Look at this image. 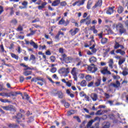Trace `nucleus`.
<instances>
[{"instance_id": "603ef678", "label": "nucleus", "mask_w": 128, "mask_h": 128, "mask_svg": "<svg viewBox=\"0 0 128 128\" xmlns=\"http://www.w3.org/2000/svg\"><path fill=\"white\" fill-rule=\"evenodd\" d=\"M66 86H68V88H70V86H72V83L70 82V80H69L66 82Z\"/></svg>"}, {"instance_id": "8fccbe9b", "label": "nucleus", "mask_w": 128, "mask_h": 128, "mask_svg": "<svg viewBox=\"0 0 128 128\" xmlns=\"http://www.w3.org/2000/svg\"><path fill=\"white\" fill-rule=\"evenodd\" d=\"M50 72H52V74H54L56 72V68L53 67L51 68Z\"/></svg>"}, {"instance_id": "49530a36", "label": "nucleus", "mask_w": 128, "mask_h": 128, "mask_svg": "<svg viewBox=\"0 0 128 128\" xmlns=\"http://www.w3.org/2000/svg\"><path fill=\"white\" fill-rule=\"evenodd\" d=\"M0 102H4V103L10 102V101H8V99L4 100L0 98Z\"/></svg>"}, {"instance_id": "f03ea898", "label": "nucleus", "mask_w": 128, "mask_h": 128, "mask_svg": "<svg viewBox=\"0 0 128 128\" xmlns=\"http://www.w3.org/2000/svg\"><path fill=\"white\" fill-rule=\"evenodd\" d=\"M61 56L66 64H70L74 60L72 57L70 56L68 57V56L66 54H62Z\"/></svg>"}, {"instance_id": "dca6fc26", "label": "nucleus", "mask_w": 128, "mask_h": 128, "mask_svg": "<svg viewBox=\"0 0 128 128\" xmlns=\"http://www.w3.org/2000/svg\"><path fill=\"white\" fill-rule=\"evenodd\" d=\"M114 6L109 7L106 11V14L109 15L112 14H114Z\"/></svg>"}, {"instance_id": "4d7b16f0", "label": "nucleus", "mask_w": 128, "mask_h": 128, "mask_svg": "<svg viewBox=\"0 0 128 128\" xmlns=\"http://www.w3.org/2000/svg\"><path fill=\"white\" fill-rule=\"evenodd\" d=\"M58 52L60 54H64V48H59Z\"/></svg>"}, {"instance_id": "c756f323", "label": "nucleus", "mask_w": 128, "mask_h": 128, "mask_svg": "<svg viewBox=\"0 0 128 128\" xmlns=\"http://www.w3.org/2000/svg\"><path fill=\"white\" fill-rule=\"evenodd\" d=\"M92 0H88L87 3V6H86L87 9L90 10V8H92Z\"/></svg>"}, {"instance_id": "052dcab7", "label": "nucleus", "mask_w": 128, "mask_h": 128, "mask_svg": "<svg viewBox=\"0 0 128 128\" xmlns=\"http://www.w3.org/2000/svg\"><path fill=\"white\" fill-rule=\"evenodd\" d=\"M108 102L110 106H114V101H112V100H108Z\"/></svg>"}, {"instance_id": "7ed1b4c3", "label": "nucleus", "mask_w": 128, "mask_h": 128, "mask_svg": "<svg viewBox=\"0 0 128 128\" xmlns=\"http://www.w3.org/2000/svg\"><path fill=\"white\" fill-rule=\"evenodd\" d=\"M18 94L16 92H1L0 96H6V98H10V96H16Z\"/></svg>"}, {"instance_id": "0e129e2a", "label": "nucleus", "mask_w": 128, "mask_h": 128, "mask_svg": "<svg viewBox=\"0 0 128 128\" xmlns=\"http://www.w3.org/2000/svg\"><path fill=\"white\" fill-rule=\"evenodd\" d=\"M64 106L66 108H70V103L65 102Z\"/></svg>"}, {"instance_id": "864d4df0", "label": "nucleus", "mask_w": 128, "mask_h": 128, "mask_svg": "<svg viewBox=\"0 0 128 128\" xmlns=\"http://www.w3.org/2000/svg\"><path fill=\"white\" fill-rule=\"evenodd\" d=\"M28 120H29L27 121V122L28 123L32 122H34V117L32 116L30 117Z\"/></svg>"}, {"instance_id": "cd10ccee", "label": "nucleus", "mask_w": 128, "mask_h": 128, "mask_svg": "<svg viewBox=\"0 0 128 128\" xmlns=\"http://www.w3.org/2000/svg\"><path fill=\"white\" fill-rule=\"evenodd\" d=\"M108 66L110 68H114V59H110L108 62Z\"/></svg>"}, {"instance_id": "bb28decb", "label": "nucleus", "mask_w": 128, "mask_h": 128, "mask_svg": "<svg viewBox=\"0 0 128 128\" xmlns=\"http://www.w3.org/2000/svg\"><path fill=\"white\" fill-rule=\"evenodd\" d=\"M116 54H120L121 56H124L126 54V52L124 50H122L121 49H118L116 50Z\"/></svg>"}, {"instance_id": "0eeeda50", "label": "nucleus", "mask_w": 128, "mask_h": 128, "mask_svg": "<svg viewBox=\"0 0 128 128\" xmlns=\"http://www.w3.org/2000/svg\"><path fill=\"white\" fill-rule=\"evenodd\" d=\"M85 22V24L86 26H90V23L92 22V20L90 19V17L88 16L85 19H82L80 21V24H84Z\"/></svg>"}, {"instance_id": "b1692460", "label": "nucleus", "mask_w": 128, "mask_h": 128, "mask_svg": "<svg viewBox=\"0 0 128 128\" xmlns=\"http://www.w3.org/2000/svg\"><path fill=\"white\" fill-rule=\"evenodd\" d=\"M24 72H23V74L25 76H30L32 74V72L28 70H24Z\"/></svg>"}, {"instance_id": "bf43d9fd", "label": "nucleus", "mask_w": 128, "mask_h": 128, "mask_svg": "<svg viewBox=\"0 0 128 128\" xmlns=\"http://www.w3.org/2000/svg\"><path fill=\"white\" fill-rule=\"evenodd\" d=\"M11 22L12 24H18V20H16V19H14L11 21Z\"/></svg>"}, {"instance_id": "680f3d73", "label": "nucleus", "mask_w": 128, "mask_h": 128, "mask_svg": "<svg viewBox=\"0 0 128 128\" xmlns=\"http://www.w3.org/2000/svg\"><path fill=\"white\" fill-rule=\"evenodd\" d=\"M80 78H81V80H82L84 78V74H79Z\"/></svg>"}, {"instance_id": "412c9836", "label": "nucleus", "mask_w": 128, "mask_h": 128, "mask_svg": "<svg viewBox=\"0 0 128 128\" xmlns=\"http://www.w3.org/2000/svg\"><path fill=\"white\" fill-rule=\"evenodd\" d=\"M54 96H56V94H58L59 98H64V94L62 91H58L57 92L54 93Z\"/></svg>"}, {"instance_id": "3c124183", "label": "nucleus", "mask_w": 128, "mask_h": 128, "mask_svg": "<svg viewBox=\"0 0 128 128\" xmlns=\"http://www.w3.org/2000/svg\"><path fill=\"white\" fill-rule=\"evenodd\" d=\"M24 28H22V26H20L17 28L16 30H18V32H22Z\"/></svg>"}, {"instance_id": "c03bdc74", "label": "nucleus", "mask_w": 128, "mask_h": 128, "mask_svg": "<svg viewBox=\"0 0 128 128\" xmlns=\"http://www.w3.org/2000/svg\"><path fill=\"white\" fill-rule=\"evenodd\" d=\"M90 62H96V58L92 57L90 58Z\"/></svg>"}, {"instance_id": "f8f14e48", "label": "nucleus", "mask_w": 128, "mask_h": 128, "mask_svg": "<svg viewBox=\"0 0 128 128\" xmlns=\"http://www.w3.org/2000/svg\"><path fill=\"white\" fill-rule=\"evenodd\" d=\"M86 0H81L76 1L75 2L73 3L72 6H76V4L78 6H84V2H86Z\"/></svg>"}, {"instance_id": "72a5a7b5", "label": "nucleus", "mask_w": 128, "mask_h": 128, "mask_svg": "<svg viewBox=\"0 0 128 128\" xmlns=\"http://www.w3.org/2000/svg\"><path fill=\"white\" fill-rule=\"evenodd\" d=\"M76 114V110H72L67 112V115L68 116H72V114Z\"/></svg>"}, {"instance_id": "6e6d98bb", "label": "nucleus", "mask_w": 128, "mask_h": 128, "mask_svg": "<svg viewBox=\"0 0 128 128\" xmlns=\"http://www.w3.org/2000/svg\"><path fill=\"white\" fill-rule=\"evenodd\" d=\"M79 94H80V98H84V96H86V94H84V92H80Z\"/></svg>"}, {"instance_id": "338daca9", "label": "nucleus", "mask_w": 128, "mask_h": 128, "mask_svg": "<svg viewBox=\"0 0 128 128\" xmlns=\"http://www.w3.org/2000/svg\"><path fill=\"white\" fill-rule=\"evenodd\" d=\"M74 118H76L78 122H82V121L80 120V117L74 116Z\"/></svg>"}, {"instance_id": "7c9ffc66", "label": "nucleus", "mask_w": 128, "mask_h": 128, "mask_svg": "<svg viewBox=\"0 0 128 128\" xmlns=\"http://www.w3.org/2000/svg\"><path fill=\"white\" fill-rule=\"evenodd\" d=\"M122 98H126V102H128V93H126V92H124L122 94Z\"/></svg>"}, {"instance_id": "69168bd1", "label": "nucleus", "mask_w": 128, "mask_h": 128, "mask_svg": "<svg viewBox=\"0 0 128 128\" xmlns=\"http://www.w3.org/2000/svg\"><path fill=\"white\" fill-rule=\"evenodd\" d=\"M92 86H94V82H91L88 84V88H91Z\"/></svg>"}, {"instance_id": "de8ad7c7", "label": "nucleus", "mask_w": 128, "mask_h": 128, "mask_svg": "<svg viewBox=\"0 0 128 128\" xmlns=\"http://www.w3.org/2000/svg\"><path fill=\"white\" fill-rule=\"evenodd\" d=\"M50 60L52 62H56V57L54 56H51L50 57Z\"/></svg>"}, {"instance_id": "473e14b6", "label": "nucleus", "mask_w": 128, "mask_h": 128, "mask_svg": "<svg viewBox=\"0 0 128 128\" xmlns=\"http://www.w3.org/2000/svg\"><path fill=\"white\" fill-rule=\"evenodd\" d=\"M30 46H32L34 48L36 49L38 48V44H36V43L32 40L31 42H30Z\"/></svg>"}, {"instance_id": "774afa93", "label": "nucleus", "mask_w": 128, "mask_h": 128, "mask_svg": "<svg viewBox=\"0 0 128 128\" xmlns=\"http://www.w3.org/2000/svg\"><path fill=\"white\" fill-rule=\"evenodd\" d=\"M46 56H51L52 55V52H50V50H47L46 52Z\"/></svg>"}, {"instance_id": "20e7f679", "label": "nucleus", "mask_w": 128, "mask_h": 128, "mask_svg": "<svg viewBox=\"0 0 128 128\" xmlns=\"http://www.w3.org/2000/svg\"><path fill=\"white\" fill-rule=\"evenodd\" d=\"M116 29L117 30H118L120 32V34H124L126 30L124 28V25H122V24H118L116 26Z\"/></svg>"}, {"instance_id": "4c0bfd02", "label": "nucleus", "mask_w": 128, "mask_h": 128, "mask_svg": "<svg viewBox=\"0 0 128 128\" xmlns=\"http://www.w3.org/2000/svg\"><path fill=\"white\" fill-rule=\"evenodd\" d=\"M100 82H102V79H98L97 82H95L96 86H100Z\"/></svg>"}, {"instance_id": "58836bf2", "label": "nucleus", "mask_w": 128, "mask_h": 128, "mask_svg": "<svg viewBox=\"0 0 128 128\" xmlns=\"http://www.w3.org/2000/svg\"><path fill=\"white\" fill-rule=\"evenodd\" d=\"M122 12H124V7L120 6L118 8V12L119 14H122Z\"/></svg>"}, {"instance_id": "393cba45", "label": "nucleus", "mask_w": 128, "mask_h": 128, "mask_svg": "<svg viewBox=\"0 0 128 128\" xmlns=\"http://www.w3.org/2000/svg\"><path fill=\"white\" fill-rule=\"evenodd\" d=\"M8 126L10 128H20V126L18 125L13 123L8 124Z\"/></svg>"}, {"instance_id": "79ce46f5", "label": "nucleus", "mask_w": 128, "mask_h": 128, "mask_svg": "<svg viewBox=\"0 0 128 128\" xmlns=\"http://www.w3.org/2000/svg\"><path fill=\"white\" fill-rule=\"evenodd\" d=\"M120 44L118 42H116L114 46V50H118L120 48Z\"/></svg>"}, {"instance_id": "6e6552de", "label": "nucleus", "mask_w": 128, "mask_h": 128, "mask_svg": "<svg viewBox=\"0 0 128 128\" xmlns=\"http://www.w3.org/2000/svg\"><path fill=\"white\" fill-rule=\"evenodd\" d=\"M58 24H63L64 26H68L70 24V20H66V21L64 20V18H62L61 20L58 22Z\"/></svg>"}, {"instance_id": "5fc2aeb1", "label": "nucleus", "mask_w": 128, "mask_h": 128, "mask_svg": "<svg viewBox=\"0 0 128 128\" xmlns=\"http://www.w3.org/2000/svg\"><path fill=\"white\" fill-rule=\"evenodd\" d=\"M122 76H128V71L123 70L122 72Z\"/></svg>"}, {"instance_id": "2eb2a0df", "label": "nucleus", "mask_w": 128, "mask_h": 128, "mask_svg": "<svg viewBox=\"0 0 128 128\" xmlns=\"http://www.w3.org/2000/svg\"><path fill=\"white\" fill-rule=\"evenodd\" d=\"M20 66H23V68H26L24 69V70H34V68H30L28 67V65H26L24 64H20Z\"/></svg>"}, {"instance_id": "6ab92c4d", "label": "nucleus", "mask_w": 128, "mask_h": 128, "mask_svg": "<svg viewBox=\"0 0 128 128\" xmlns=\"http://www.w3.org/2000/svg\"><path fill=\"white\" fill-rule=\"evenodd\" d=\"M60 4V0H54L52 4V6H58Z\"/></svg>"}, {"instance_id": "2f4dec72", "label": "nucleus", "mask_w": 128, "mask_h": 128, "mask_svg": "<svg viewBox=\"0 0 128 128\" xmlns=\"http://www.w3.org/2000/svg\"><path fill=\"white\" fill-rule=\"evenodd\" d=\"M126 62V58H123L122 59H120L118 62L119 66H122Z\"/></svg>"}, {"instance_id": "4468645a", "label": "nucleus", "mask_w": 128, "mask_h": 128, "mask_svg": "<svg viewBox=\"0 0 128 128\" xmlns=\"http://www.w3.org/2000/svg\"><path fill=\"white\" fill-rule=\"evenodd\" d=\"M2 108L4 110H10L12 111L14 110V106L12 105H8V106H2Z\"/></svg>"}, {"instance_id": "c85d7f7f", "label": "nucleus", "mask_w": 128, "mask_h": 128, "mask_svg": "<svg viewBox=\"0 0 128 128\" xmlns=\"http://www.w3.org/2000/svg\"><path fill=\"white\" fill-rule=\"evenodd\" d=\"M79 84H80V86H82V88H84L86 86V80H83L80 83H78Z\"/></svg>"}, {"instance_id": "09e8293b", "label": "nucleus", "mask_w": 128, "mask_h": 128, "mask_svg": "<svg viewBox=\"0 0 128 128\" xmlns=\"http://www.w3.org/2000/svg\"><path fill=\"white\" fill-rule=\"evenodd\" d=\"M122 2L124 6H128V0H122Z\"/></svg>"}, {"instance_id": "1a4fd4ad", "label": "nucleus", "mask_w": 128, "mask_h": 128, "mask_svg": "<svg viewBox=\"0 0 128 128\" xmlns=\"http://www.w3.org/2000/svg\"><path fill=\"white\" fill-rule=\"evenodd\" d=\"M12 118L14 120H16V122H18V124H20V120L22 118V114L18 113L16 116H13Z\"/></svg>"}, {"instance_id": "37998d69", "label": "nucleus", "mask_w": 128, "mask_h": 128, "mask_svg": "<svg viewBox=\"0 0 128 128\" xmlns=\"http://www.w3.org/2000/svg\"><path fill=\"white\" fill-rule=\"evenodd\" d=\"M60 6L64 7V6H66L67 4L66 2V1H63L60 2Z\"/></svg>"}, {"instance_id": "a19ab883", "label": "nucleus", "mask_w": 128, "mask_h": 128, "mask_svg": "<svg viewBox=\"0 0 128 128\" xmlns=\"http://www.w3.org/2000/svg\"><path fill=\"white\" fill-rule=\"evenodd\" d=\"M108 42V38H102L101 40V43L102 44H106Z\"/></svg>"}, {"instance_id": "a211bd4d", "label": "nucleus", "mask_w": 128, "mask_h": 128, "mask_svg": "<svg viewBox=\"0 0 128 128\" xmlns=\"http://www.w3.org/2000/svg\"><path fill=\"white\" fill-rule=\"evenodd\" d=\"M102 4V0H98V2L93 6V8H96L98 6L100 7Z\"/></svg>"}, {"instance_id": "f257e3e1", "label": "nucleus", "mask_w": 128, "mask_h": 128, "mask_svg": "<svg viewBox=\"0 0 128 128\" xmlns=\"http://www.w3.org/2000/svg\"><path fill=\"white\" fill-rule=\"evenodd\" d=\"M32 82H37V84H39V86H44V83L42 82H46V80L44 78L42 77L39 76L36 78H33L31 80Z\"/></svg>"}, {"instance_id": "4be33fe9", "label": "nucleus", "mask_w": 128, "mask_h": 128, "mask_svg": "<svg viewBox=\"0 0 128 128\" xmlns=\"http://www.w3.org/2000/svg\"><path fill=\"white\" fill-rule=\"evenodd\" d=\"M70 89L66 90V94H67L68 96H70V98H74V94L70 93Z\"/></svg>"}, {"instance_id": "9b49d317", "label": "nucleus", "mask_w": 128, "mask_h": 128, "mask_svg": "<svg viewBox=\"0 0 128 128\" xmlns=\"http://www.w3.org/2000/svg\"><path fill=\"white\" fill-rule=\"evenodd\" d=\"M76 68H73L71 70V74L73 76V78L74 80H78V72H76Z\"/></svg>"}, {"instance_id": "c9c22d12", "label": "nucleus", "mask_w": 128, "mask_h": 128, "mask_svg": "<svg viewBox=\"0 0 128 128\" xmlns=\"http://www.w3.org/2000/svg\"><path fill=\"white\" fill-rule=\"evenodd\" d=\"M10 56L12 58H14L15 60H18V56H17L16 54H14V53H10Z\"/></svg>"}, {"instance_id": "e2e57ef3", "label": "nucleus", "mask_w": 128, "mask_h": 128, "mask_svg": "<svg viewBox=\"0 0 128 128\" xmlns=\"http://www.w3.org/2000/svg\"><path fill=\"white\" fill-rule=\"evenodd\" d=\"M0 16L4 12V7L2 6H0Z\"/></svg>"}, {"instance_id": "5701e85b", "label": "nucleus", "mask_w": 128, "mask_h": 128, "mask_svg": "<svg viewBox=\"0 0 128 128\" xmlns=\"http://www.w3.org/2000/svg\"><path fill=\"white\" fill-rule=\"evenodd\" d=\"M32 60V64H36V56H34V55L32 54L30 56V58L29 59V62H30Z\"/></svg>"}, {"instance_id": "13d9d810", "label": "nucleus", "mask_w": 128, "mask_h": 128, "mask_svg": "<svg viewBox=\"0 0 128 128\" xmlns=\"http://www.w3.org/2000/svg\"><path fill=\"white\" fill-rule=\"evenodd\" d=\"M24 76H21L20 77V82H24Z\"/></svg>"}, {"instance_id": "f3484780", "label": "nucleus", "mask_w": 128, "mask_h": 128, "mask_svg": "<svg viewBox=\"0 0 128 128\" xmlns=\"http://www.w3.org/2000/svg\"><path fill=\"white\" fill-rule=\"evenodd\" d=\"M18 94H21L22 100H30V96H28V94H26V92L24 93V96L22 95V93L20 92Z\"/></svg>"}, {"instance_id": "9d476101", "label": "nucleus", "mask_w": 128, "mask_h": 128, "mask_svg": "<svg viewBox=\"0 0 128 128\" xmlns=\"http://www.w3.org/2000/svg\"><path fill=\"white\" fill-rule=\"evenodd\" d=\"M108 67L106 66L102 68V70H101V73L102 74H112V72L108 70Z\"/></svg>"}, {"instance_id": "e433bc0d", "label": "nucleus", "mask_w": 128, "mask_h": 128, "mask_svg": "<svg viewBox=\"0 0 128 128\" xmlns=\"http://www.w3.org/2000/svg\"><path fill=\"white\" fill-rule=\"evenodd\" d=\"M94 120H92L90 121H89L88 122V123L86 124V127L87 128H90V126H92V124L94 123Z\"/></svg>"}, {"instance_id": "a878e982", "label": "nucleus", "mask_w": 128, "mask_h": 128, "mask_svg": "<svg viewBox=\"0 0 128 128\" xmlns=\"http://www.w3.org/2000/svg\"><path fill=\"white\" fill-rule=\"evenodd\" d=\"M91 98L93 102H96L98 100V94H93L92 95Z\"/></svg>"}, {"instance_id": "423d86ee", "label": "nucleus", "mask_w": 128, "mask_h": 128, "mask_svg": "<svg viewBox=\"0 0 128 128\" xmlns=\"http://www.w3.org/2000/svg\"><path fill=\"white\" fill-rule=\"evenodd\" d=\"M87 70L88 72L94 74V72H96L98 70V68L96 67L94 64H92L90 66H88Z\"/></svg>"}, {"instance_id": "ea45409f", "label": "nucleus", "mask_w": 128, "mask_h": 128, "mask_svg": "<svg viewBox=\"0 0 128 128\" xmlns=\"http://www.w3.org/2000/svg\"><path fill=\"white\" fill-rule=\"evenodd\" d=\"M22 6H24L25 8H28V2L26 1H24L22 3Z\"/></svg>"}, {"instance_id": "ddd939ff", "label": "nucleus", "mask_w": 128, "mask_h": 128, "mask_svg": "<svg viewBox=\"0 0 128 128\" xmlns=\"http://www.w3.org/2000/svg\"><path fill=\"white\" fill-rule=\"evenodd\" d=\"M80 32V28H75L74 30V29H71L70 31L69 32L71 36H76L78 32Z\"/></svg>"}, {"instance_id": "aec40b11", "label": "nucleus", "mask_w": 128, "mask_h": 128, "mask_svg": "<svg viewBox=\"0 0 128 128\" xmlns=\"http://www.w3.org/2000/svg\"><path fill=\"white\" fill-rule=\"evenodd\" d=\"M110 86H112L114 88H119V86H120V81L116 80V84L114 83H111Z\"/></svg>"}, {"instance_id": "a18cd8bd", "label": "nucleus", "mask_w": 128, "mask_h": 128, "mask_svg": "<svg viewBox=\"0 0 128 128\" xmlns=\"http://www.w3.org/2000/svg\"><path fill=\"white\" fill-rule=\"evenodd\" d=\"M96 116H102V110H98L95 114Z\"/></svg>"}, {"instance_id": "f704fd0d", "label": "nucleus", "mask_w": 128, "mask_h": 128, "mask_svg": "<svg viewBox=\"0 0 128 128\" xmlns=\"http://www.w3.org/2000/svg\"><path fill=\"white\" fill-rule=\"evenodd\" d=\"M85 78L87 82H90V80H92V77L90 75H87L86 76Z\"/></svg>"}, {"instance_id": "39448f33", "label": "nucleus", "mask_w": 128, "mask_h": 128, "mask_svg": "<svg viewBox=\"0 0 128 128\" xmlns=\"http://www.w3.org/2000/svg\"><path fill=\"white\" fill-rule=\"evenodd\" d=\"M58 74H64L65 76H66L70 74V68H62L59 70Z\"/></svg>"}]
</instances>
